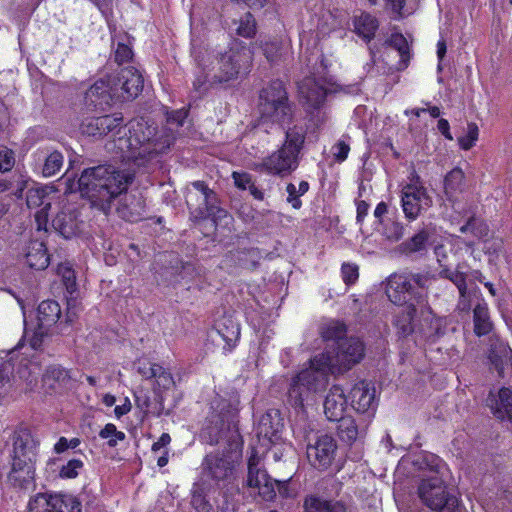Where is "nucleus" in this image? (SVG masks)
<instances>
[{"instance_id": "obj_57", "label": "nucleus", "mask_w": 512, "mask_h": 512, "mask_svg": "<svg viewBox=\"0 0 512 512\" xmlns=\"http://www.w3.org/2000/svg\"><path fill=\"white\" fill-rule=\"evenodd\" d=\"M157 366V364L150 363L149 361L139 360L137 362V371L144 378L150 379L155 375V368H157Z\"/></svg>"}, {"instance_id": "obj_42", "label": "nucleus", "mask_w": 512, "mask_h": 512, "mask_svg": "<svg viewBox=\"0 0 512 512\" xmlns=\"http://www.w3.org/2000/svg\"><path fill=\"white\" fill-rule=\"evenodd\" d=\"M29 512H52V494L38 493L29 500Z\"/></svg>"}, {"instance_id": "obj_8", "label": "nucleus", "mask_w": 512, "mask_h": 512, "mask_svg": "<svg viewBox=\"0 0 512 512\" xmlns=\"http://www.w3.org/2000/svg\"><path fill=\"white\" fill-rule=\"evenodd\" d=\"M239 402L237 399L227 400L216 397L211 402L210 413L202 428V436L211 444L227 431L235 430L237 426Z\"/></svg>"}, {"instance_id": "obj_9", "label": "nucleus", "mask_w": 512, "mask_h": 512, "mask_svg": "<svg viewBox=\"0 0 512 512\" xmlns=\"http://www.w3.org/2000/svg\"><path fill=\"white\" fill-rule=\"evenodd\" d=\"M304 143L301 129L292 128L286 132L284 144L262 162V167L273 175H286L297 168L298 155Z\"/></svg>"}, {"instance_id": "obj_52", "label": "nucleus", "mask_w": 512, "mask_h": 512, "mask_svg": "<svg viewBox=\"0 0 512 512\" xmlns=\"http://www.w3.org/2000/svg\"><path fill=\"white\" fill-rule=\"evenodd\" d=\"M14 164V152L7 147L0 146V172L11 170Z\"/></svg>"}, {"instance_id": "obj_16", "label": "nucleus", "mask_w": 512, "mask_h": 512, "mask_svg": "<svg viewBox=\"0 0 512 512\" xmlns=\"http://www.w3.org/2000/svg\"><path fill=\"white\" fill-rule=\"evenodd\" d=\"M301 98L313 108L320 106L328 93L332 92V86L320 72L306 77L299 83Z\"/></svg>"}, {"instance_id": "obj_36", "label": "nucleus", "mask_w": 512, "mask_h": 512, "mask_svg": "<svg viewBox=\"0 0 512 512\" xmlns=\"http://www.w3.org/2000/svg\"><path fill=\"white\" fill-rule=\"evenodd\" d=\"M339 422L338 425V435L339 437L347 443H352L356 441V439L360 435V431L356 421L351 416H344L343 418L337 420Z\"/></svg>"}, {"instance_id": "obj_55", "label": "nucleus", "mask_w": 512, "mask_h": 512, "mask_svg": "<svg viewBox=\"0 0 512 512\" xmlns=\"http://www.w3.org/2000/svg\"><path fill=\"white\" fill-rule=\"evenodd\" d=\"M232 177L235 186L239 189L246 190L253 184L252 178L248 173L233 172Z\"/></svg>"}, {"instance_id": "obj_11", "label": "nucleus", "mask_w": 512, "mask_h": 512, "mask_svg": "<svg viewBox=\"0 0 512 512\" xmlns=\"http://www.w3.org/2000/svg\"><path fill=\"white\" fill-rule=\"evenodd\" d=\"M462 233H471L482 244V251L491 266L499 267L507 262V253L503 239L490 231L488 225L480 220L471 219L460 228Z\"/></svg>"}, {"instance_id": "obj_14", "label": "nucleus", "mask_w": 512, "mask_h": 512, "mask_svg": "<svg viewBox=\"0 0 512 512\" xmlns=\"http://www.w3.org/2000/svg\"><path fill=\"white\" fill-rule=\"evenodd\" d=\"M58 198L53 186L44 185L29 188L26 202L29 208H39L35 213V221L38 230H46L49 220L48 210Z\"/></svg>"}, {"instance_id": "obj_33", "label": "nucleus", "mask_w": 512, "mask_h": 512, "mask_svg": "<svg viewBox=\"0 0 512 512\" xmlns=\"http://www.w3.org/2000/svg\"><path fill=\"white\" fill-rule=\"evenodd\" d=\"M81 502L71 494H52V512H81Z\"/></svg>"}, {"instance_id": "obj_44", "label": "nucleus", "mask_w": 512, "mask_h": 512, "mask_svg": "<svg viewBox=\"0 0 512 512\" xmlns=\"http://www.w3.org/2000/svg\"><path fill=\"white\" fill-rule=\"evenodd\" d=\"M99 436L102 439L107 440V444L110 447H115L119 442L125 440L126 435L124 432L117 430L116 426L112 423H108L100 430Z\"/></svg>"}, {"instance_id": "obj_18", "label": "nucleus", "mask_w": 512, "mask_h": 512, "mask_svg": "<svg viewBox=\"0 0 512 512\" xmlns=\"http://www.w3.org/2000/svg\"><path fill=\"white\" fill-rule=\"evenodd\" d=\"M117 100H129L138 96L143 88V78L139 71L133 67L121 70L120 76L112 79Z\"/></svg>"}, {"instance_id": "obj_38", "label": "nucleus", "mask_w": 512, "mask_h": 512, "mask_svg": "<svg viewBox=\"0 0 512 512\" xmlns=\"http://www.w3.org/2000/svg\"><path fill=\"white\" fill-rule=\"evenodd\" d=\"M39 372L40 367L38 363L31 360H27L25 363L21 360L17 370V374L20 378L25 379L30 390H32L33 386L36 384Z\"/></svg>"}, {"instance_id": "obj_61", "label": "nucleus", "mask_w": 512, "mask_h": 512, "mask_svg": "<svg viewBox=\"0 0 512 512\" xmlns=\"http://www.w3.org/2000/svg\"><path fill=\"white\" fill-rule=\"evenodd\" d=\"M186 118L187 111L185 109H179L176 111H172L170 114H168L167 120L169 123L176 124L177 126H182Z\"/></svg>"}, {"instance_id": "obj_39", "label": "nucleus", "mask_w": 512, "mask_h": 512, "mask_svg": "<svg viewBox=\"0 0 512 512\" xmlns=\"http://www.w3.org/2000/svg\"><path fill=\"white\" fill-rule=\"evenodd\" d=\"M309 190V184L307 181H300L298 185L289 183L286 187L288 194L287 202L291 204L294 209H299L302 206L300 197Z\"/></svg>"}, {"instance_id": "obj_22", "label": "nucleus", "mask_w": 512, "mask_h": 512, "mask_svg": "<svg viewBox=\"0 0 512 512\" xmlns=\"http://www.w3.org/2000/svg\"><path fill=\"white\" fill-rule=\"evenodd\" d=\"M351 407L359 413L374 411L375 388L366 381L356 383L350 391Z\"/></svg>"}, {"instance_id": "obj_10", "label": "nucleus", "mask_w": 512, "mask_h": 512, "mask_svg": "<svg viewBox=\"0 0 512 512\" xmlns=\"http://www.w3.org/2000/svg\"><path fill=\"white\" fill-rule=\"evenodd\" d=\"M418 495L431 512L458 511V498L447 490L441 478L436 474L422 479L418 487Z\"/></svg>"}, {"instance_id": "obj_32", "label": "nucleus", "mask_w": 512, "mask_h": 512, "mask_svg": "<svg viewBox=\"0 0 512 512\" xmlns=\"http://www.w3.org/2000/svg\"><path fill=\"white\" fill-rule=\"evenodd\" d=\"M306 512H345L346 508L340 501L325 500L320 497H307L304 503Z\"/></svg>"}, {"instance_id": "obj_54", "label": "nucleus", "mask_w": 512, "mask_h": 512, "mask_svg": "<svg viewBox=\"0 0 512 512\" xmlns=\"http://www.w3.org/2000/svg\"><path fill=\"white\" fill-rule=\"evenodd\" d=\"M191 503H192V506L198 512H210V510L212 508L211 504L199 492L193 493Z\"/></svg>"}, {"instance_id": "obj_34", "label": "nucleus", "mask_w": 512, "mask_h": 512, "mask_svg": "<svg viewBox=\"0 0 512 512\" xmlns=\"http://www.w3.org/2000/svg\"><path fill=\"white\" fill-rule=\"evenodd\" d=\"M354 28L359 36L370 41L378 28V21L370 14L361 13L359 16L355 17Z\"/></svg>"}, {"instance_id": "obj_2", "label": "nucleus", "mask_w": 512, "mask_h": 512, "mask_svg": "<svg viewBox=\"0 0 512 512\" xmlns=\"http://www.w3.org/2000/svg\"><path fill=\"white\" fill-rule=\"evenodd\" d=\"M191 55L195 61L193 87L205 91L210 85L236 79L251 64L253 51L235 43L225 54H214L200 39L192 38Z\"/></svg>"}, {"instance_id": "obj_1", "label": "nucleus", "mask_w": 512, "mask_h": 512, "mask_svg": "<svg viewBox=\"0 0 512 512\" xmlns=\"http://www.w3.org/2000/svg\"><path fill=\"white\" fill-rule=\"evenodd\" d=\"M344 334L345 326L340 322L332 321L323 327V338L337 340L338 351L336 354L334 351H326L316 355L309 361L308 366L292 377L287 392L289 405L303 412L305 403L327 386L329 374L342 373L363 358L362 341L357 338L343 340Z\"/></svg>"}, {"instance_id": "obj_25", "label": "nucleus", "mask_w": 512, "mask_h": 512, "mask_svg": "<svg viewBox=\"0 0 512 512\" xmlns=\"http://www.w3.org/2000/svg\"><path fill=\"white\" fill-rule=\"evenodd\" d=\"M487 404L493 415L500 420L512 423V390L503 387L497 392H491Z\"/></svg>"}, {"instance_id": "obj_7", "label": "nucleus", "mask_w": 512, "mask_h": 512, "mask_svg": "<svg viewBox=\"0 0 512 512\" xmlns=\"http://www.w3.org/2000/svg\"><path fill=\"white\" fill-rule=\"evenodd\" d=\"M20 305L22 304L20 303ZM21 308L25 323L24 336L18 346L10 352V360L14 358L18 349H25V353H27L28 350H39L42 346L44 337L48 336L50 328L57 323L61 315V309L58 302L53 300L42 301L37 309V327L32 330L27 324L24 307L21 306Z\"/></svg>"}, {"instance_id": "obj_60", "label": "nucleus", "mask_w": 512, "mask_h": 512, "mask_svg": "<svg viewBox=\"0 0 512 512\" xmlns=\"http://www.w3.org/2000/svg\"><path fill=\"white\" fill-rule=\"evenodd\" d=\"M132 57V50L128 45L118 44L115 51V59L118 63L128 61Z\"/></svg>"}, {"instance_id": "obj_23", "label": "nucleus", "mask_w": 512, "mask_h": 512, "mask_svg": "<svg viewBox=\"0 0 512 512\" xmlns=\"http://www.w3.org/2000/svg\"><path fill=\"white\" fill-rule=\"evenodd\" d=\"M348 410L347 396L343 388L333 385L324 401V413L328 420L336 421L343 418Z\"/></svg>"}, {"instance_id": "obj_19", "label": "nucleus", "mask_w": 512, "mask_h": 512, "mask_svg": "<svg viewBox=\"0 0 512 512\" xmlns=\"http://www.w3.org/2000/svg\"><path fill=\"white\" fill-rule=\"evenodd\" d=\"M203 467L212 479L225 480L232 474L234 457L231 453H211L206 456Z\"/></svg>"}, {"instance_id": "obj_15", "label": "nucleus", "mask_w": 512, "mask_h": 512, "mask_svg": "<svg viewBox=\"0 0 512 512\" xmlns=\"http://www.w3.org/2000/svg\"><path fill=\"white\" fill-rule=\"evenodd\" d=\"M337 452L336 440L327 434L319 435L313 444L307 446V458L312 466L325 470L335 459Z\"/></svg>"}, {"instance_id": "obj_47", "label": "nucleus", "mask_w": 512, "mask_h": 512, "mask_svg": "<svg viewBox=\"0 0 512 512\" xmlns=\"http://www.w3.org/2000/svg\"><path fill=\"white\" fill-rule=\"evenodd\" d=\"M236 31L238 35L245 38H250L255 34L256 24L253 16L250 13L245 14L240 19Z\"/></svg>"}, {"instance_id": "obj_31", "label": "nucleus", "mask_w": 512, "mask_h": 512, "mask_svg": "<svg viewBox=\"0 0 512 512\" xmlns=\"http://www.w3.org/2000/svg\"><path fill=\"white\" fill-rule=\"evenodd\" d=\"M52 226L64 238L70 239L78 233V223L73 213H65L62 211L52 221Z\"/></svg>"}, {"instance_id": "obj_63", "label": "nucleus", "mask_w": 512, "mask_h": 512, "mask_svg": "<svg viewBox=\"0 0 512 512\" xmlns=\"http://www.w3.org/2000/svg\"><path fill=\"white\" fill-rule=\"evenodd\" d=\"M11 366L10 361L4 362L0 365V388H2L9 381V373Z\"/></svg>"}, {"instance_id": "obj_45", "label": "nucleus", "mask_w": 512, "mask_h": 512, "mask_svg": "<svg viewBox=\"0 0 512 512\" xmlns=\"http://www.w3.org/2000/svg\"><path fill=\"white\" fill-rule=\"evenodd\" d=\"M63 155L58 152L54 151L50 153L44 163L42 173L45 177H51L55 175L57 172L60 171L62 165H63Z\"/></svg>"}, {"instance_id": "obj_30", "label": "nucleus", "mask_w": 512, "mask_h": 512, "mask_svg": "<svg viewBox=\"0 0 512 512\" xmlns=\"http://www.w3.org/2000/svg\"><path fill=\"white\" fill-rule=\"evenodd\" d=\"M68 382V372L61 367H50L43 376V386L47 392L58 391L64 388Z\"/></svg>"}, {"instance_id": "obj_58", "label": "nucleus", "mask_w": 512, "mask_h": 512, "mask_svg": "<svg viewBox=\"0 0 512 512\" xmlns=\"http://www.w3.org/2000/svg\"><path fill=\"white\" fill-rule=\"evenodd\" d=\"M342 276L345 283H354L358 278V267L353 264H343Z\"/></svg>"}, {"instance_id": "obj_50", "label": "nucleus", "mask_w": 512, "mask_h": 512, "mask_svg": "<svg viewBox=\"0 0 512 512\" xmlns=\"http://www.w3.org/2000/svg\"><path fill=\"white\" fill-rule=\"evenodd\" d=\"M429 233L423 229L415 234L405 245L408 251L417 252L425 247Z\"/></svg>"}, {"instance_id": "obj_59", "label": "nucleus", "mask_w": 512, "mask_h": 512, "mask_svg": "<svg viewBox=\"0 0 512 512\" xmlns=\"http://www.w3.org/2000/svg\"><path fill=\"white\" fill-rule=\"evenodd\" d=\"M349 150V146L343 141L337 142L332 148L333 156L339 162L344 161L348 157Z\"/></svg>"}, {"instance_id": "obj_29", "label": "nucleus", "mask_w": 512, "mask_h": 512, "mask_svg": "<svg viewBox=\"0 0 512 512\" xmlns=\"http://www.w3.org/2000/svg\"><path fill=\"white\" fill-rule=\"evenodd\" d=\"M26 263L29 267L42 270L49 265V256L43 242L32 241L27 247L25 254Z\"/></svg>"}, {"instance_id": "obj_64", "label": "nucleus", "mask_w": 512, "mask_h": 512, "mask_svg": "<svg viewBox=\"0 0 512 512\" xmlns=\"http://www.w3.org/2000/svg\"><path fill=\"white\" fill-rule=\"evenodd\" d=\"M439 132L448 140H453V136L450 132V125L446 119H440L437 124Z\"/></svg>"}, {"instance_id": "obj_20", "label": "nucleus", "mask_w": 512, "mask_h": 512, "mask_svg": "<svg viewBox=\"0 0 512 512\" xmlns=\"http://www.w3.org/2000/svg\"><path fill=\"white\" fill-rule=\"evenodd\" d=\"M121 117L105 115L101 117L87 118L81 125L83 134L93 137H101L109 133L120 134Z\"/></svg>"}, {"instance_id": "obj_37", "label": "nucleus", "mask_w": 512, "mask_h": 512, "mask_svg": "<svg viewBox=\"0 0 512 512\" xmlns=\"http://www.w3.org/2000/svg\"><path fill=\"white\" fill-rule=\"evenodd\" d=\"M464 187V173L459 168L452 169L445 177L444 189L446 195L451 198Z\"/></svg>"}, {"instance_id": "obj_62", "label": "nucleus", "mask_w": 512, "mask_h": 512, "mask_svg": "<svg viewBox=\"0 0 512 512\" xmlns=\"http://www.w3.org/2000/svg\"><path fill=\"white\" fill-rule=\"evenodd\" d=\"M132 405L128 397L123 399V403L117 405L114 408V415L117 419H120L122 416L128 414L131 411Z\"/></svg>"}, {"instance_id": "obj_49", "label": "nucleus", "mask_w": 512, "mask_h": 512, "mask_svg": "<svg viewBox=\"0 0 512 512\" xmlns=\"http://www.w3.org/2000/svg\"><path fill=\"white\" fill-rule=\"evenodd\" d=\"M155 369V375H153L152 378L156 379V383L160 389L168 390L174 386V379L170 372L159 365Z\"/></svg>"}, {"instance_id": "obj_21", "label": "nucleus", "mask_w": 512, "mask_h": 512, "mask_svg": "<svg viewBox=\"0 0 512 512\" xmlns=\"http://www.w3.org/2000/svg\"><path fill=\"white\" fill-rule=\"evenodd\" d=\"M282 423L278 411L270 410L263 414L258 422L257 435L259 440L263 439L267 443L262 444L263 449L260 452L265 453L268 444H273L278 440V435L281 432ZM258 450V448H256Z\"/></svg>"}, {"instance_id": "obj_40", "label": "nucleus", "mask_w": 512, "mask_h": 512, "mask_svg": "<svg viewBox=\"0 0 512 512\" xmlns=\"http://www.w3.org/2000/svg\"><path fill=\"white\" fill-rule=\"evenodd\" d=\"M461 244V239L458 236H448L443 242L435 247V255L437 257V261L441 266L446 267L448 255L447 248L449 247L452 251L454 248L459 247Z\"/></svg>"}, {"instance_id": "obj_48", "label": "nucleus", "mask_w": 512, "mask_h": 512, "mask_svg": "<svg viewBox=\"0 0 512 512\" xmlns=\"http://www.w3.org/2000/svg\"><path fill=\"white\" fill-rule=\"evenodd\" d=\"M263 53L271 63L277 62L283 54L284 47L278 41L265 42L262 45Z\"/></svg>"}, {"instance_id": "obj_13", "label": "nucleus", "mask_w": 512, "mask_h": 512, "mask_svg": "<svg viewBox=\"0 0 512 512\" xmlns=\"http://www.w3.org/2000/svg\"><path fill=\"white\" fill-rule=\"evenodd\" d=\"M432 206V198L426 188L414 177L401 190V207L409 221L416 220L424 211Z\"/></svg>"}, {"instance_id": "obj_12", "label": "nucleus", "mask_w": 512, "mask_h": 512, "mask_svg": "<svg viewBox=\"0 0 512 512\" xmlns=\"http://www.w3.org/2000/svg\"><path fill=\"white\" fill-rule=\"evenodd\" d=\"M262 461L263 452L253 448L248 459L246 486L262 500L271 501L276 496L275 486L278 482L268 475L263 467Z\"/></svg>"}, {"instance_id": "obj_17", "label": "nucleus", "mask_w": 512, "mask_h": 512, "mask_svg": "<svg viewBox=\"0 0 512 512\" xmlns=\"http://www.w3.org/2000/svg\"><path fill=\"white\" fill-rule=\"evenodd\" d=\"M38 445L37 440L28 430L16 431L13 435L10 463L36 464Z\"/></svg>"}, {"instance_id": "obj_41", "label": "nucleus", "mask_w": 512, "mask_h": 512, "mask_svg": "<svg viewBox=\"0 0 512 512\" xmlns=\"http://www.w3.org/2000/svg\"><path fill=\"white\" fill-rule=\"evenodd\" d=\"M441 274L445 278H448L449 280H451L457 286L459 293H460V297H461L459 306L462 309H467L468 305L464 303V298L466 297V293H467L465 275L462 272L450 271L447 268L443 269Z\"/></svg>"}, {"instance_id": "obj_26", "label": "nucleus", "mask_w": 512, "mask_h": 512, "mask_svg": "<svg viewBox=\"0 0 512 512\" xmlns=\"http://www.w3.org/2000/svg\"><path fill=\"white\" fill-rule=\"evenodd\" d=\"M195 192L200 194L204 207H200L198 216L201 218L213 217L222 218L226 217V211L217 206V199L215 193L210 190L202 181H195L192 183Z\"/></svg>"}, {"instance_id": "obj_4", "label": "nucleus", "mask_w": 512, "mask_h": 512, "mask_svg": "<svg viewBox=\"0 0 512 512\" xmlns=\"http://www.w3.org/2000/svg\"><path fill=\"white\" fill-rule=\"evenodd\" d=\"M427 281L426 277L419 274H393L387 279L385 292L389 300L396 305H407L402 319H395V325L404 335L413 331L414 305L423 297Z\"/></svg>"}, {"instance_id": "obj_43", "label": "nucleus", "mask_w": 512, "mask_h": 512, "mask_svg": "<svg viewBox=\"0 0 512 512\" xmlns=\"http://www.w3.org/2000/svg\"><path fill=\"white\" fill-rule=\"evenodd\" d=\"M479 138V128L476 123L467 124L466 133L458 138V144L462 150H470L476 145Z\"/></svg>"}, {"instance_id": "obj_28", "label": "nucleus", "mask_w": 512, "mask_h": 512, "mask_svg": "<svg viewBox=\"0 0 512 512\" xmlns=\"http://www.w3.org/2000/svg\"><path fill=\"white\" fill-rule=\"evenodd\" d=\"M215 329L225 341V349L231 350L240 338L239 322L232 315H223L215 322Z\"/></svg>"}, {"instance_id": "obj_3", "label": "nucleus", "mask_w": 512, "mask_h": 512, "mask_svg": "<svg viewBox=\"0 0 512 512\" xmlns=\"http://www.w3.org/2000/svg\"><path fill=\"white\" fill-rule=\"evenodd\" d=\"M133 174L116 170L111 165H101L84 170L78 180V189L93 206L106 212L111 201L127 190Z\"/></svg>"}, {"instance_id": "obj_56", "label": "nucleus", "mask_w": 512, "mask_h": 512, "mask_svg": "<svg viewBox=\"0 0 512 512\" xmlns=\"http://www.w3.org/2000/svg\"><path fill=\"white\" fill-rule=\"evenodd\" d=\"M57 271L58 274L63 277L67 288H71L75 285L74 271L69 264H60Z\"/></svg>"}, {"instance_id": "obj_51", "label": "nucleus", "mask_w": 512, "mask_h": 512, "mask_svg": "<svg viewBox=\"0 0 512 512\" xmlns=\"http://www.w3.org/2000/svg\"><path fill=\"white\" fill-rule=\"evenodd\" d=\"M390 45L399 52L403 61L408 59L409 45L406 38L402 34H393L390 38Z\"/></svg>"}, {"instance_id": "obj_46", "label": "nucleus", "mask_w": 512, "mask_h": 512, "mask_svg": "<svg viewBox=\"0 0 512 512\" xmlns=\"http://www.w3.org/2000/svg\"><path fill=\"white\" fill-rule=\"evenodd\" d=\"M84 463L80 459H71L63 464L59 470V476L62 479H74L83 469Z\"/></svg>"}, {"instance_id": "obj_53", "label": "nucleus", "mask_w": 512, "mask_h": 512, "mask_svg": "<svg viewBox=\"0 0 512 512\" xmlns=\"http://www.w3.org/2000/svg\"><path fill=\"white\" fill-rule=\"evenodd\" d=\"M404 234V228L399 222H390L384 229V235L392 241H398Z\"/></svg>"}, {"instance_id": "obj_35", "label": "nucleus", "mask_w": 512, "mask_h": 512, "mask_svg": "<svg viewBox=\"0 0 512 512\" xmlns=\"http://www.w3.org/2000/svg\"><path fill=\"white\" fill-rule=\"evenodd\" d=\"M475 333L479 336L488 334L492 329L486 303H479L474 309Z\"/></svg>"}, {"instance_id": "obj_5", "label": "nucleus", "mask_w": 512, "mask_h": 512, "mask_svg": "<svg viewBox=\"0 0 512 512\" xmlns=\"http://www.w3.org/2000/svg\"><path fill=\"white\" fill-rule=\"evenodd\" d=\"M154 132L155 128L143 118L135 119L129 122L127 132L124 128L115 145L125 158L141 165L143 158L151 159L157 151L151 142Z\"/></svg>"}, {"instance_id": "obj_27", "label": "nucleus", "mask_w": 512, "mask_h": 512, "mask_svg": "<svg viewBox=\"0 0 512 512\" xmlns=\"http://www.w3.org/2000/svg\"><path fill=\"white\" fill-rule=\"evenodd\" d=\"M9 483L17 489L28 490L35 481L36 464L10 463Z\"/></svg>"}, {"instance_id": "obj_6", "label": "nucleus", "mask_w": 512, "mask_h": 512, "mask_svg": "<svg viewBox=\"0 0 512 512\" xmlns=\"http://www.w3.org/2000/svg\"><path fill=\"white\" fill-rule=\"evenodd\" d=\"M258 112L262 124L283 125L291 120L292 108L281 81H273L261 90Z\"/></svg>"}, {"instance_id": "obj_24", "label": "nucleus", "mask_w": 512, "mask_h": 512, "mask_svg": "<svg viewBox=\"0 0 512 512\" xmlns=\"http://www.w3.org/2000/svg\"><path fill=\"white\" fill-rule=\"evenodd\" d=\"M117 92L114 90L112 78L96 81L86 92L85 98L90 105L103 108L117 100Z\"/></svg>"}]
</instances>
